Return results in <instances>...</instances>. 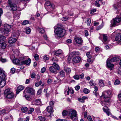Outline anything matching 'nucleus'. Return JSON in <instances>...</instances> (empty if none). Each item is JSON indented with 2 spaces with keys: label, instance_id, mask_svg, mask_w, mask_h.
Returning a JSON list of instances; mask_svg holds the SVG:
<instances>
[{
  "label": "nucleus",
  "instance_id": "nucleus-1",
  "mask_svg": "<svg viewBox=\"0 0 121 121\" xmlns=\"http://www.w3.org/2000/svg\"><path fill=\"white\" fill-rule=\"evenodd\" d=\"M54 32L55 37L57 39H59L64 36L65 30L61 27H57L55 29Z\"/></svg>",
  "mask_w": 121,
  "mask_h": 121
},
{
  "label": "nucleus",
  "instance_id": "nucleus-2",
  "mask_svg": "<svg viewBox=\"0 0 121 121\" xmlns=\"http://www.w3.org/2000/svg\"><path fill=\"white\" fill-rule=\"evenodd\" d=\"M6 75L4 71L0 69V87H2L5 85Z\"/></svg>",
  "mask_w": 121,
  "mask_h": 121
},
{
  "label": "nucleus",
  "instance_id": "nucleus-3",
  "mask_svg": "<svg viewBox=\"0 0 121 121\" xmlns=\"http://www.w3.org/2000/svg\"><path fill=\"white\" fill-rule=\"evenodd\" d=\"M69 115L73 121H77L78 120L77 112L75 110L71 109L68 112Z\"/></svg>",
  "mask_w": 121,
  "mask_h": 121
},
{
  "label": "nucleus",
  "instance_id": "nucleus-4",
  "mask_svg": "<svg viewBox=\"0 0 121 121\" xmlns=\"http://www.w3.org/2000/svg\"><path fill=\"white\" fill-rule=\"evenodd\" d=\"M4 94L7 98L9 99L13 98L14 96V94L10 91V89H9L5 90L4 92Z\"/></svg>",
  "mask_w": 121,
  "mask_h": 121
},
{
  "label": "nucleus",
  "instance_id": "nucleus-5",
  "mask_svg": "<svg viewBox=\"0 0 121 121\" xmlns=\"http://www.w3.org/2000/svg\"><path fill=\"white\" fill-rule=\"evenodd\" d=\"M52 65L49 68V71L52 73H56L57 70L60 69L59 65L56 63H53Z\"/></svg>",
  "mask_w": 121,
  "mask_h": 121
},
{
  "label": "nucleus",
  "instance_id": "nucleus-6",
  "mask_svg": "<svg viewBox=\"0 0 121 121\" xmlns=\"http://www.w3.org/2000/svg\"><path fill=\"white\" fill-rule=\"evenodd\" d=\"M121 21V18L116 17L113 19L112 21L111 26L112 27H114L118 26Z\"/></svg>",
  "mask_w": 121,
  "mask_h": 121
},
{
  "label": "nucleus",
  "instance_id": "nucleus-7",
  "mask_svg": "<svg viewBox=\"0 0 121 121\" xmlns=\"http://www.w3.org/2000/svg\"><path fill=\"white\" fill-rule=\"evenodd\" d=\"M105 92L102 93L101 95V97H103L104 99V101L101 103V104L103 106L106 105H108V104L109 103L108 102H109L110 99L109 97L106 96L104 94V93Z\"/></svg>",
  "mask_w": 121,
  "mask_h": 121
},
{
  "label": "nucleus",
  "instance_id": "nucleus-8",
  "mask_svg": "<svg viewBox=\"0 0 121 121\" xmlns=\"http://www.w3.org/2000/svg\"><path fill=\"white\" fill-rule=\"evenodd\" d=\"M8 7H10L11 10L13 11H15L17 9V7L16 5L13 2V1L9 0L8 1Z\"/></svg>",
  "mask_w": 121,
  "mask_h": 121
},
{
  "label": "nucleus",
  "instance_id": "nucleus-9",
  "mask_svg": "<svg viewBox=\"0 0 121 121\" xmlns=\"http://www.w3.org/2000/svg\"><path fill=\"white\" fill-rule=\"evenodd\" d=\"M4 29H2V31H3L4 33L6 34L8 33L9 32V30L12 27V26H11L7 24H5L4 25Z\"/></svg>",
  "mask_w": 121,
  "mask_h": 121
},
{
  "label": "nucleus",
  "instance_id": "nucleus-10",
  "mask_svg": "<svg viewBox=\"0 0 121 121\" xmlns=\"http://www.w3.org/2000/svg\"><path fill=\"white\" fill-rule=\"evenodd\" d=\"M111 61L110 60L108 59L106 62L107 66L109 68L110 70H112L114 67V65L111 63Z\"/></svg>",
  "mask_w": 121,
  "mask_h": 121
},
{
  "label": "nucleus",
  "instance_id": "nucleus-11",
  "mask_svg": "<svg viewBox=\"0 0 121 121\" xmlns=\"http://www.w3.org/2000/svg\"><path fill=\"white\" fill-rule=\"evenodd\" d=\"M74 43L78 44H81L82 40L81 38L75 37L73 41Z\"/></svg>",
  "mask_w": 121,
  "mask_h": 121
},
{
  "label": "nucleus",
  "instance_id": "nucleus-12",
  "mask_svg": "<svg viewBox=\"0 0 121 121\" xmlns=\"http://www.w3.org/2000/svg\"><path fill=\"white\" fill-rule=\"evenodd\" d=\"M26 92L28 93L31 95H34L35 93V91L33 88L28 87L26 89Z\"/></svg>",
  "mask_w": 121,
  "mask_h": 121
},
{
  "label": "nucleus",
  "instance_id": "nucleus-13",
  "mask_svg": "<svg viewBox=\"0 0 121 121\" xmlns=\"http://www.w3.org/2000/svg\"><path fill=\"white\" fill-rule=\"evenodd\" d=\"M81 60L80 57L79 56L74 57L73 59V61L75 63H79L80 62Z\"/></svg>",
  "mask_w": 121,
  "mask_h": 121
},
{
  "label": "nucleus",
  "instance_id": "nucleus-14",
  "mask_svg": "<svg viewBox=\"0 0 121 121\" xmlns=\"http://www.w3.org/2000/svg\"><path fill=\"white\" fill-rule=\"evenodd\" d=\"M115 40L118 42H121V33H119L116 35Z\"/></svg>",
  "mask_w": 121,
  "mask_h": 121
},
{
  "label": "nucleus",
  "instance_id": "nucleus-15",
  "mask_svg": "<svg viewBox=\"0 0 121 121\" xmlns=\"http://www.w3.org/2000/svg\"><path fill=\"white\" fill-rule=\"evenodd\" d=\"M31 61V60L29 58L27 60L21 61V65H29L30 64Z\"/></svg>",
  "mask_w": 121,
  "mask_h": 121
},
{
  "label": "nucleus",
  "instance_id": "nucleus-16",
  "mask_svg": "<svg viewBox=\"0 0 121 121\" xmlns=\"http://www.w3.org/2000/svg\"><path fill=\"white\" fill-rule=\"evenodd\" d=\"M80 55V53L78 51H75L71 52L69 54V57L71 56L73 57L74 56L79 55Z\"/></svg>",
  "mask_w": 121,
  "mask_h": 121
},
{
  "label": "nucleus",
  "instance_id": "nucleus-17",
  "mask_svg": "<svg viewBox=\"0 0 121 121\" xmlns=\"http://www.w3.org/2000/svg\"><path fill=\"white\" fill-rule=\"evenodd\" d=\"M17 40L16 38H13L11 37L9 39L8 42L9 43H15Z\"/></svg>",
  "mask_w": 121,
  "mask_h": 121
},
{
  "label": "nucleus",
  "instance_id": "nucleus-18",
  "mask_svg": "<svg viewBox=\"0 0 121 121\" xmlns=\"http://www.w3.org/2000/svg\"><path fill=\"white\" fill-rule=\"evenodd\" d=\"M65 72L63 70H61L58 73V77L59 78H63L65 77Z\"/></svg>",
  "mask_w": 121,
  "mask_h": 121
},
{
  "label": "nucleus",
  "instance_id": "nucleus-19",
  "mask_svg": "<svg viewBox=\"0 0 121 121\" xmlns=\"http://www.w3.org/2000/svg\"><path fill=\"white\" fill-rule=\"evenodd\" d=\"M103 109L104 111L106 112L108 116H109L110 114V112L109 111V109L107 107L105 106L103 108Z\"/></svg>",
  "mask_w": 121,
  "mask_h": 121
},
{
  "label": "nucleus",
  "instance_id": "nucleus-20",
  "mask_svg": "<svg viewBox=\"0 0 121 121\" xmlns=\"http://www.w3.org/2000/svg\"><path fill=\"white\" fill-rule=\"evenodd\" d=\"M20 62V60L17 59H16L13 60V63L17 65H21V62Z\"/></svg>",
  "mask_w": 121,
  "mask_h": 121
},
{
  "label": "nucleus",
  "instance_id": "nucleus-21",
  "mask_svg": "<svg viewBox=\"0 0 121 121\" xmlns=\"http://www.w3.org/2000/svg\"><path fill=\"white\" fill-rule=\"evenodd\" d=\"M45 7L46 6H50L52 9H54V5L52 4L51 5L50 2L49 1H47L46 2L45 4Z\"/></svg>",
  "mask_w": 121,
  "mask_h": 121
},
{
  "label": "nucleus",
  "instance_id": "nucleus-22",
  "mask_svg": "<svg viewBox=\"0 0 121 121\" xmlns=\"http://www.w3.org/2000/svg\"><path fill=\"white\" fill-rule=\"evenodd\" d=\"M98 84L101 87H103L104 86V84L103 80L102 79H99L98 82Z\"/></svg>",
  "mask_w": 121,
  "mask_h": 121
},
{
  "label": "nucleus",
  "instance_id": "nucleus-23",
  "mask_svg": "<svg viewBox=\"0 0 121 121\" xmlns=\"http://www.w3.org/2000/svg\"><path fill=\"white\" fill-rule=\"evenodd\" d=\"M24 88L23 86H18L17 89L16 93L17 94H18L19 92L23 90Z\"/></svg>",
  "mask_w": 121,
  "mask_h": 121
},
{
  "label": "nucleus",
  "instance_id": "nucleus-24",
  "mask_svg": "<svg viewBox=\"0 0 121 121\" xmlns=\"http://www.w3.org/2000/svg\"><path fill=\"white\" fill-rule=\"evenodd\" d=\"M62 52V51L60 49H58L54 53L55 55L58 56L61 54Z\"/></svg>",
  "mask_w": 121,
  "mask_h": 121
},
{
  "label": "nucleus",
  "instance_id": "nucleus-25",
  "mask_svg": "<svg viewBox=\"0 0 121 121\" xmlns=\"http://www.w3.org/2000/svg\"><path fill=\"white\" fill-rule=\"evenodd\" d=\"M6 44L4 43H0V48H1L2 49H4L6 47Z\"/></svg>",
  "mask_w": 121,
  "mask_h": 121
},
{
  "label": "nucleus",
  "instance_id": "nucleus-26",
  "mask_svg": "<svg viewBox=\"0 0 121 121\" xmlns=\"http://www.w3.org/2000/svg\"><path fill=\"white\" fill-rule=\"evenodd\" d=\"M119 60V58L117 57H114L111 58L110 61L111 62H114L117 61Z\"/></svg>",
  "mask_w": 121,
  "mask_h": 121
},
{
  "label": "nucleus",
  "instance_id": "nucleus-27",
  "mask_svg": "<svg viewBox=\"0 0 121 121\" xmlns=\"http://www.w3.org/2000/svg\"><path fill=\"white\" fill-rule=\"evenodd\" d=\"M64 70L67 74H70L71 72V70L70 69L68 68H65L64 69Z\"/></svg>",
  "mask_w": 121,
  "mask_h": 121
},
{
  "label": "nucleus",
  "instance_id": "nucleus-28",
  "mask_svg": "<svg viewBox=\"0 0 121 121\" xmlns=\"http://www.w3.org/2000/svg\"><path fill=\"white\" fill-rule=\"evenodd\" d=\"M47 110L49 113H50L53 111V109L52 108L51 106H48L47 108Z\"/></svg>",
  "mask_w": 121,
  "mask_h": 121
},
{
  "label": "nucleus",
  "instance_id": "nucleus-29",
  "mask_svg": "<svg viewBox=\"0 0 121 121\" xmlns=\"http://www.w3.org/2000/svg\"><path fill=\"white\" fill-rule=\"evenodd\" d=\"M91 19L90 18H88L86 19V23L87 24L88 26H89L91 23Z\"/></svg>",
  "mask_w": 121,
  "mask_h": 121
},
{
  "label": "nucleus",
  "instance_id": "nucleus-30",
  "mask_svg": "<svg viewBox=\"0 0 121 121\" xmlns=\"http://www.w3.org/2000/svg\"><path fill=\"white\" fill-rule=\"evenodd\" d=\"M6 37L2 35H0V43L1 41H4Z\"/></svg>",
  "mask_w": 121,
  "mask_h": 121
},
{
  "label": "nucleus",
  "instance_id": "nucleus-31",
  "mask_svg": "<svg viewBox=\"0 0 121 121\" xmlns=\"http://www.w3.org/2000/svg\"><path fill=\"white\" fill-rule=\"evenodd\" d=\"M26 33L27 34H29L31 32V29L30 28L28 27H26L25 29Z\"/></svg>",
  "mask_w": 121,
  "mask_h": 121
},
{
  "label": "nucleus",
  "instance_id": "nucleus-32",
  "mask_svg": "<svg viewBox=\"0 0 121 121\" xmlns=\"http://www.w3.org/2000/svg\"><path fill=\"white\" fill-rule=\"evenodd\" d=\"M20 14L19 13H16L14 15V17L16 19H18L19 18Z\"/></svg>",
  "mask_w": 121,
  "mask_h": 121
},
{
  "label": "nucleus",
  "instance_id": "nucleus-33",
  "mask_svg": "<svg viewBox=\"0 0 121 121\" xmlns=\"http://www.w3.org/2000/svg\"><path fill=\"white\" fill-rule=\"evenodd\" d=\"M68 112L65 110H64L62 113V115L63 116H66L68 113Z\"/></svg>",
  "mask_w": 121,
  "mask_h": 121
},
{
  "label": "nucleus",
  "instance_id": "nucleus-34",
  "mask_svg": "<svg viewBox=\"0 0 121 121\" xmlns=\"http://www.w3.org/2000/svg\"><path fill=\"white\" fill-rule=\"evenodd\" d=\"M28 110V108L27 107H24L22 108V111L23 112H26Z\"/></svg>",
  "mask_w": 121,
  "mask_h": 121
},
{
  "label": "nucleus",
  "instance_id": "nucleus-35",
  "mask_svg": "<svg viewBox=\"0 0 121 121\" xmlns=\"http://www.w3.org/2000/svg\"><path fill=\"white\" fill-rule=\"evenodd\" d=\"M34 109L32 108H30L28 111V112L29 114H31L34 111Z\"/></svg>",
  "mask_w": 121,
  "mask_h": 121
},
{
  "label": "nucleus",
  "instance_id": "nucleus-36",
  "mask_svg": "<svg viewBox=\"0 0 121 121\" xmlns=\"http://www.w3.org/2000/svg\"><path fill=\"white\" fill-rule=\"evenodd\" d=\"M29 23V22L28 20H25L22 22V24L23 25H25L26 24H28Z\"/></svg>",
  "mask_w": 121,
  "mask_h": 121
},
{
  "label": "nucleus",
  "instance_id": "nucleus-37",
  "mask_svg": "<svg viewBox=\"0 0 121 121\" xmlns=\"http://www.w3.org/2000/svg\"><path fill=\"white\" fill-rule=\"evenodd\" d=\"M38 118L41 121H45V118L44 117L41 116L39 117Z\"/></svg>",
  "mask_w": 121,
  "mask_h": 121
},
{
  "label": "nucleus",
  "instance_id": "nucleus-38",
  "mask_svg": "<svg viewBox=\"0 0 121 121\" xmlns=\"http://www.w3.org/2000/svg\"><path fill=\"white\" fill-rule=\"evenodd\" d=\"M38 31H39V33L41 34H43L45 32L44 30L42 28L39 29L38 28Z\"/></svg>",
  "mask_w": 121,
  "mask_h": 121
},
{
  "label": "nucleus",
  "instance_id": "nucleus-39",
  "mask_svg": "<svg viewBox=\"0 0 121 121\" xmlns=\"http://www.w3.org/2000/svg\"><path fill=\"white\" fill-rule=\"evenodd\" d=\"M120 83V81L118 79H116L114 82V84L116 85H118Z\"/></svg>",
  "mask_w": 121,
  "mask_h": 121
},
{
  "label": "nucleus",
  "instance_id": "nucleus-40",
  "mask_svg": "<svg viewBox=\"0 0 121 121\" xmlns=\"http://www.w3.org/2000/svg\"><path fill=\"white\" fill-rule=\"evenodd\" d=\"M83 92L86 94H88L90 92L89 90L87 88H85L84 89Z\"/></svg>",
  "mask_w": 121,
  "mask_h": 121
},
{
  "label": "nucleus",
  "instance_id": "nucleus-41",
  "mask_svg": "<svg viewBox=\"0 0 121 121\" xmlns=\"http://www.w3.org/2000/svg\"><path fill=\"white\" fill-rule=\"evenodd\" d=\"M95 6L98 7H99L100 5L99 4V1L98 0H97L95 2Z\"/></svg>",
  "mask_w": 121,
  "mask_h": 121
},
{
  "label": "nucleus",
  "instance_id": "nucleus-42",
  "mask_svg": "<svg viewBox=\"0 0 121 121\" xmlns=\"http://www.w3.org/2000/svg\"><path fill=\"white\" fill-rule=\"evenodd\" d=\"M17 32H14L12 33L11 37L13 38H15L16 37V38H17Z\"/></svg>",
  "mask_w": 121,
  "mask_h": 121
},
{
  "label": "nucleus",
  "instance_id": "nucleus-43",
  "mask_svg": "<svg viewBox=\"0 0 121 121\" xmlns=\"http://www.w3.org/2000/svg\"><path fill=\"white\" fill-rule=\"evenodd\" d=\"M26 99L28 100H30L31 99V98L28 95H26L24 96Z\"/></svg>",
  "mask_w": 121,
  "mask_h": 121
},
{
  "label": "nucleus",
  "instance_id": "nucleus-44",
  "mask_svg": "<svg viewBox=\"0 0 121 121\" xmlns=\"http://www.w3.org/2000/svg\"><path fill=\"white\" fill-rule=\"evenodd\" d=\"M38 84H39V85H38V86H39V85H42L41 86H42V88H43V86L44 84V82H42L41 81H40V82H39L38 83Z\"/></svg>",
  "mask_w": 121,
  "mask_h": 121
},
{
  "label": "nucleus",
  "instance_id": "nucleus-45",
  "mask_svg": "<svg viewBox=\"0 0 121 121\" xmlns=\"http://www.w3.org/2000/svg\"><path fill=\"white\" fill-rule=\"evenodd\" d=\"M52 61H54V62H55L54 63H56L58 60V59L56 58V57L52 58Z\"/></svg>",
  "mask_w": 121,
  "mask_h": 121
},
{
  "label": "nucleus",
  "instance_id": "nucleus-46",
  "mask_svg": "<svg viewBox=\"0 0 121 121\" xmlns=\"http://www.w3.org/2000/svg\"><path fill=\"white\" fill-rule=\"evenodd\" d=\"M68 18L67 17H64L62 18L61 19L62 21H65L67 20H68Z\"/></svg>",
  "mask_w": 121,
  "mask_h": 121
},
{
  "label": "nucleus",
  "instance_id": "nucleus-47",
  "mask_svg": "<svg viewBox=\"0 0 121 121\" xmlns=\"http://www.w3.org/2000/svg\"><path fill=\"white\" fill-rule=\"evenodd\" d=\"M90 85L91 86H94L95 85V83L92 80H91L89 82Z\"/></svg>",
  "mask_w": 121,
  "mask_h": 121
},
{
  "label": "nucleus",
  "instance_id": "nucleus-48",
  "mask_svg": "<svg viewBox=\"0 0 121 121\" xmlns=\"http://www.w3.org/2000/svg\"><path fill=\"white\" fill-rule=\"evenodd\" d=\"M0 60L3 63H5L7 61V60L5 58H3L1 57L0 59Z\"/></svg>",
  "mask_w": 121,
  "mask_h": 121
},
{
  "label": "nucleus",
  "instance_id": "nucleus-49",
  "mask_svg": "<svg viewBox=\"0 0 121 121\" xmlns=\"http://www.w3.org/2000/svg\"><path fill=\"white\" fill-rule=\"evenodd\" d=\"M15 68H12L10 70V72L12 73L13 74L15 73Z\"/></svg>",
  "mask_w": 121,
  "mask_h": 121
},
{
  "label": "nucleus",
  "instance_id": "nucleus-50",
  "mask_svg": "<svg viewBox=\"0 0 121 121\" xmlns=\"http://www.w3.org/2000/svg\"><path fill=\"white\" fill-rule=\"evenodd\" d=\"M36 76V74L34 73H31L30 75L31 77L32 78H35Z\"/></svg>",
  "mask_w": 121,
  "mask_h": 121
},
{
  "label": "nucleus",
  "instance_id": "nucleus-51",
  "mask_svg": "<svg viewBox=\"0 0 121 121\" xmlns=\"http://www.w3.org/2000/svg\"><path fill=\"white\" fill-rule=\"evenodd\" d=\"M73 78L76 80H78L79 79V77L78 75H76L73 76Z\"/></svg>",
  "mask_w": 121,
  "mask_h": 121
},
{
  "label": "nucleus",
  "instance_id": "nucleus-52",
  "mask_svg": "<svg viewBox=\"0 0 121 121\" xmlns=\"http://www.w3.org/2000/svg\"><path fill=\"white\" fill-rule=\"evenodd\" d=\"M103 39L104 41L105 42L107 40V36L104 34L103 35Z\"/></svg>",
  "mask_w": 121,
  "mask_h": 121
},
{
  "label": "nucleus",
  "instance_id": "nucleus-53",
  "mask_svg": "<svg viewBox=\"0 0 121 121\" xmlns=\"http://www.w3.org/2000/svg\"><path fill=\"white\" fill-rule=\"evenodd\" d=\"M90 52H88L86 53V55L88 58H91V55Z\"/></svg>",
  "mask_w": 121,
  "mask_h": 121
},
{
  "label": "nucleus",
  "instance_id": "nucleus-54",
  "mask_svg": "<svg viewBox=\"0 0 121 121\" xmlns=\"http://www.w3.org/2000/svg\"><path fill=\"white\" fill-rule=\"evenodd\" d=\"M33 104L34 105H38V100H36L35 101L33 102Z\"/></svg>",
  "mask_w": 121,
  "mask_h": 121
},
{
  "label": "nucleus",
  "instance_id": "nucleus-55",
  "mask_svg": "<svg viewBox=\"0 0 121 121\" xmlns=\"http://www.w3.org/2000/svg\"><path fill=\"white\" fill-rule=\"evenodd\" d=\"M6 110L5 109H3L2 110H0V114H2L5 112Z\"/></svg>",
  "mask_w": 121,
  "mask_h": 121
},
{
  "label": "nucleus",
  "instance_id": "nucleus-56",
  "mask_svg": "<svg viewBox=\"0 0 121 121\" xmlns=\"http://www.w3.org/2000/svg\"><path fill=\"white\" fill-rule=\"evenodd\" d=\"M66 41L68 43H70L72 42V41L71 39H68Z\"/></svg>",
  "mask_w": 121,
  "mask_h": 121
},
{
  "label": "nucleus",
  "instance_id": "nucleus-57",
  "mask_svg": "<svg viewBox=\"0 0 121 121\" xmlns=\"http://www.w3.org/2000/svg\"><path fill=\"white\" fill-rule=\"evenodd\" d=\"M43 59L45 60H48L49 59V58L48 57H47L46 55H45L43 56Z\"/></svg>",
  "mask_w": 121,
  "mask_h": 121
},
{
  "label": "nucleus",
  "instance_id": "nucleus-58",
  "mask_svg": "<svg viewBox=\"0 0 121 121\" xmlns=\"http://www.w3.org/2000/svg\"><path fill=\"white\" fill-rule=\"evenodd\" d=\"M78 100L82 103H83L84 102V101L83 100L82 98H78Z\"/></svg>",
  "mask_w": 121,
  "mask_h": 121
},
{
  "label": "nucleus",
  "instance_id": "nucleus-59",
  "mask_svg": "<svg viewBox=\"0 0 121 121\" xmlns=\"http://www.w3.org/2000/svg\"><path fill=\"white\" fill-rule=\"evenodd\" d=\"M46 69L44 67L41 70V73H44Z\"/></svg>",
  "mask_w": 121,
  "mask_h": 121
},
{
  "label": "nucleus",
  "instance_id": "nucleus-60",
  "mask_svg": "<svg viewBox=\"0 0 121 121\" xmlns=\"http://www.w3.org/2000/svg\"><path fill=\"white\" fill-rule=\"evenodd\" d=\"M96 11V9H94L91 10L90 12L91 14H93Z\"/></svg>",
  "mask_w": 121,
  "mask_h": 121
},
{
  "label": "nucleus",
  "instance_id": "nucleus-61",
  "mask_svg": "<svg viewBox=\"0 0 121 121\" xmlns=\"http://www.w3.org/2000/svg\"><path fill=\"white\" fill-rule=\"evenodd\" d=\"M118 73L121 75V67H120L118 70Z\"/></svg>",
  "mask_w": 121,
  "mask_h": 121
},
{
  "label": "nucleus",
  "instance_id": "nucleus-62",
  "mask_svg": "<svg viewBox=\"0 0 121 121\" xmlns=\"http://www.w3.org/2000/svg\"><path fill=\"white\" fill-rule=\"evenodd\" d=\"M118 99L119 101H121V93L118 95Z\"/></svg>",
  "mask_w": 121,
  "mask_h": 121
},
{
  "label": "nucleus",
  "instance_id": "nucleus-63",
  "mask_svg": "<svg viewBox=\"0 0 121 121\" xmlns=\"http://www.w3.org/2000/svg\"><path fill=\"white\" fill-rule=\"evenodd\" d=\"M106 92L108 95L110 96L111 94V92L109 90L108 91Z\"/></svg>",
  "mask_w": 121,
  "mask_h": 121
},
{
  "label": "nucleus",
  "instance_id": "nucleus-64",
  "mask_svg": "<svg viewBox=\"0 0 121 121\" xmlns=\"http://www.w3.org/2000/svg\"><path fill=\"white\" fill-rule=\"evenodd\" d=\"M30 82V79H27L25 83L26 84H28Z\"/></svg>",
  "mask_w": 121,
  "mask_h": 121
}]
</instances>
